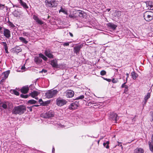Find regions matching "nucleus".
Wrapping results in <instances>:
<instances>
[{
	"label": "nucleus",
	"mask_w": 153,
	"mask_h": 153,
	"mask_svg": "<svg viewBox=\"0 0 153 153\" xmlns=\"http://www.w3.org/2000/svg\"><path fill=\"white\" fill-rule=\"evenodd\" d=\"M26 111V108L25 105H20L14 107L12 111L13 114L21 115L24 113Z\"/></svg>",
	"instance_id": "1"
},
{
	"label": "nucleus",
	"mask_w": 153,
	"mask_h": 153,
	"mask_svg": "<svg viewBox=\"0 0 153 153\" xmlns=\"http://www.w3.org/2000/svg\"><path fill=\"white\" fill-rule=\"evenodd\" d=\"M143 16L146 21H150L153 19V12L151 11H146L143 13Z\"/></svg>",
	"instance_id": "2"
},
{
	"label": "nucleus",
	"mask_w": 153,
	"mask_h": 153,
	"mask_svg": "<svg viewBox=\"0 0 153 153\" xmlns=\"http://www.w3.org/2000/svg\"><path fill=\"white\" fill-rule=\"evenodd\" d=\"M54 111L52 110H50L45 113H43L41 114L40 116L44 118H49L53 117L54 115Z\"/></svg>",
	"instance_id": "3"
},
{
	"label": "nucleus",
	"mask_w": 153,
	"mask_h": 153,
	"mask_svg": "<svg viewBox=\"0 0 153 153\" xmlns=\"http://www.w3.org/2000/svg\"><path fill=\"white\" fill-rule=\"evenodd\" d=\"M58 91L56 90H49L45 93V95L48 98H51L55 97Z\"/></svg>",
	"instance_id": "4"
},
{
	"label": "nucleus",
	"mask_w": 153,
	"mask_h": 153,
	"mask_svg": "<svg viewBox=\"0 0 153 153\" xmlns=\"http://www.w3.org/2000/svg\"><path fill=\"white\" fill-rule=\"evenodd\" d=\"M67 102L68 101L66 100L62 99L60 97L58 98L56 100V104L59 107L66 105Z\"/></svg>",
	"instance_id": "5"
},
{
	"label": "nucleus",
	"mask_w": 153,
	"mask_h": 153,
	"mask_svg": "<svg viewBox=\"0 0 153 153\" xmlns=\"http://www.w3.org/2000/svg\"><path fill=\"white\" fill-rule=\"evenodd\" d=\"M45 2L46 3V5L50 7H55L57 5L56 0H45Z\"/></svg>",
	"instance_id": "6"
},
{
	"label": "nucleus",
	"mask_w": 153,
	"mask_h": 153,
	"mask_svg": "<svg viewBox=\"0 0 153 153\" xmlns=\"http://www.w3.org/2000/svg\"><path fill=\"white\" fill-rule=\"evenodd\" d=\"M79 101H76L71 103L68 106V109L71 110H75L79 106Z\"/></svg>",
	"instance_id": "7"
},
{
	"label": "nucleus",
	"mask_w": 153,
	"mask_h": 153,
	"mask_svg": "<svg viewBox=\"0 0 153 153\" xmlns=\"http://www.w3.org/2000/svg\"><path fill=\"white\" fill-rule=\"evenodd\" d=\"M109 118L113 120H114L115 123H117V120L119 119V117L116 113L112 112L110 113Z\"/></svg>",
	"instance_id": "8"
},
{
	"label": "nucleus",
	"mask_w": 153,
	"mask_h": 153,
	"mask_svg": "<svg viewBox=\"0 0 153 153\" xmlns=\"http://www.w3.org/2000/svg\"><path fill=\"white\" fill-rule=\"evenodd\" d=\"M52 53L53 52L50 49H46L45 51V55L50 59L53 58V55L52 54Z\"/></svg>",
	"instance_id": "9"
},
{
	"label": "nucleus",
	"mask_w": 153,
	"mask_h": 153,
	"mask_svg": "<svg viewBox=\"0 0 153 153\" xmlns=\"http://www.w3.org/2000/svg\"><path fill=\"white\" fill-rule=\"evenodd\" d=\"M83 45L81 44L76 45L74 47V51L77 55L79 54L80 49L83 47Z\"/></svg>",
	"instance_id": "10"
},
{
	"label": "nucleus",
	"mask_w": 153,
	"mask_h": 153,
	"mask_svg": "<svg viewBox=\"0 0 153 153\" xmlns=\"http://www.w3.org/2000/svg\"><path fill=\"white\" fill-rule=\"evenodd\" d=\"M65 96L67 98H71L74 95V92L72 90H70L67 91L65 92Z\"/></svg>",
	"instance_id": "11"
},
{
	"label": "nucleus",
	"mask_w": 153,
	"mask_h": 153,
	"mask_svg": "<svg viewBox=\"0 0 153 153\" xmlns=\"http://www.w3.org/2000/svg\"><path fill=\"white\" fill-rule=\"evenodd\" d=\"M147 7L148 9L151 10H153V1H147L145 2Z\"/></svg>",
	"instance_id": "12"
},
{
	"label": "nucleus",
	"mask_w": 153,
	"mask_h": 153,
	"mask_svg": "<svg viewBox=\"0 0 153 153\" xmlns=\"http://www.w3.org/2000/svg\"><path fill=\"white\" fill-rule=\"evenodd\" d=\"M29 90L28 85L23 86L20 89L21 92L23 94H26L27 93Z\"/></svg>",
	"instance_id": "13"
},
{
	"label": "nucleus",
	"mask_w": 153,
	"mask_h": 153,
	"mask_svg": "<svg viewBox=\"0 0 153 153\" xmlns=\"http://www.w3.org/2000/svg\"><path fill=\"white\" fill-rule=\"evenodd\" d=\"M12 51L13 53H18L22 51V49L19 46H17L14 48L12 49Z\"/></svg>",
	"instance_id": "14"
},
{
	"label": "nucleus",
	"mask_w": 153,
	"mask_h": 153,
	"mask_svg": "<svg viewBox=\"0 0 153 153\" xmlns=\"http://www.w3.org/2000/svg\"><path fill=\"white\" fill-rule=\"evenodd\" d=\"M150 96L151 94L150 93H148L147 94L145 95L144 99V100L142 102L143 105H145L146 104L148 100L150 98Z\"/></svg>",
	"instance_id": "15"
},
{
	"label": "nucleus",
	"mask_w": 153,
	"mask_h": 153,
	"mask_svg": "<svg viewBox=\"0 0 153 153\" xmlns=\"http://www.w3.org/2000/svg\"><path fill=\"white\" fill-rule=\"evenodd\" d=\"M51 64L53 68H59V65L57 64V61L56 59L52 60L51 61Z\"/></svg>",
	"instance_id": "16"
},
{
	"label": "nucleus",
	"mask_w": 153,
	"mask_h": 153,
	"mask_svg": "<svg viewBox=\"0 0 153 153\" xmlns=\"http://www.w3.org/2000/svg\"><path fill=\"white\" fill-rule=\"evenodd\" d=\"M19 3L25 9H27L29 8V7L27 5L26 3L23 1L22 0H18ZM27 11V10H26Z\"/></svg>",
	"instance_id": "17"
},
{
	"label": "nucleus",
	"mask_w": 153,
	"mask_h": 153,
	"mask_svg": "<svg viewBox=\"0 0 153 153\" xmlns=\"http://www.w3.org/2000/svg\"><path fill=\"white\" fill-rule=\"evenodd\" d=\"M37 103L38 102L37 101L33 99L29 100L26 102V104L28 105Z\"/></svg>",
	"instance_id": "18"
},
{
	"label": "nucleus",
	"mask_w": 153,
	"mask_h": 153,
	"mask_svg": "<svg viewBox=\"0 0 153 153\" xmlns=\"http://www.w3.org/2000/svg\"><path fill=\"white\" fill-rule=\"evenodd\" d=\"M39 94V93L36 91H34L29 94V95L31 96L32 97L35 98Z\"/></svg>",
	"instance_id": "19"
},
{
	"label": "nucleus",
	"mask_w": 153,
	"mask_h": 153,
	"mask_svg": "<svg viewBox=\"0 0 153 153\" xmlns=\"http://www.w3.org/2000/svg\"><path fill=\"white\" fill-rule=\"evenodd\" d=\"M8 71H6L2 73L1 75V78H4L5 79L7 78L9 75V73Z\"/></svg>",
	"instance_id": "20"
},
{
	"label": "nucleus",
	"mask_w": 153,
	"mask_h": 153,
	"mask_svg": "<svg viewBox=\"0 0 153 153\" xmlns=\"http://www.w3.org/2000/svg\"><path fill=\"white\" fill-rule=\"evenodd\" d=\"M34 61L36 64H39L42 62V60L39 57H36L34 58Z\"/></svg>",
	"instance_id": "21"
},
{
	"label": "nucleus",
	"mask_w": 153,
	"mask_h": 153,
	"mask_svg": "<svg viewBox=\"0 0 153 153\" xmlns=\"http://www.w3.org/2000/svg\"><path fill=\"white\" fill-rule=\"evenodd\" d=\"M144 150L141 148H137L134 151V153H143Z\"/></svg>",
	"instance_id": "22"
},
{
	"label": "nucleus",
	"mask_w": 153,
	"mask_h": 153,
	"mask_svg": "<svg viewBox=\"0 0 153 153\" xmlns=\"http://www.w3.org/2000/svg\"><path fill=\"white\" fill-rule=\"evenodd\" d=\"M4 35L7 38L10 37V31L8 29H4Z\"/></svg>",
	"instance_id": "23"
},
{
	"label": "nucleus",
	"mask_w": 153,
	"mask_h": 153,
	"mask_svg": "<svg viewBox=\"0 0 153 153\" xmlns=\"http://www.w3.org/2000/svg\"><path fill=\"white\" fill-rule=\"evenodd\" d=\"M132 77L134 79H135L138 76V75L134 71H132L131 73Z\"/></svg>",
	"instance_id": "24"
},
{
	"label": "nucleus",
	"mask_w": 153,
	"mask_h": 153,
	"mask_svg": "<svg viewBox=\"0 0 153 153\" xmlns=\"http://www.w3.org/2000/svg\"><path fill=\"white\" fill-rule=\"evenodd\" d=\"M108 26L112 28L113 30H114L117 27V26L114 25L112 23H110L108 24Z\"/></svg>",
	"instance_id": "25"
},
{
	"label": "nucleus",
	"mask_w": 153,
	"mask_h": 153,
	"mask_svg": "<svg viewBox=\"0 0 153 153\" xmlns=\"http://www.w3.org/2000/svg\"><path fill=\"white\" fill-rule=\"evenodd\" d=\"M19 39L21 42L25 44H27L28 43V41H27L25 38H24L22 37H20Z\"/></svg>",
	"instance_id": "26"
},
{
	"label": "nucleus",
	"mask_w": 153,
	"mask_h": 153,
	"mask_svg": "<svg viewBox=\"0 0 153 153\" xmlns=\"http://www.w3.org/2000/svg\"><path fill=\"white\" fill-rule=\"evenodd\" d=\"M75 11L76 13H78V15L80 17H82L83 16L84 12L79 10H77Z\"/></svg>",
	"instance_id": "27"
},
{
	"label": "nucleus",
	"mask_w": 153,
	"mask_h": 153,
	"mask_svg": "<svg viewBox=\"0 0 153 153\" xmlns=\"http://www.w3.org/2000/svg\"><path fill=\"white\" fill-rule=\"evenodd\" d=\"M39 56L45 61H46L48 59L42 53L39 54Z\"/></svg>",
	"instance_id": "28"
},
{
	"label": "nucleus",
	"mask_w": 153,
	"mask_h": 153,
	"mask_svg": "<svg viewBox=\"0 0 153 153\" xmlns=\"http://www.w3.org/2000/svg\"><path fill=\"white\" fill-rule=\"evenodd\" d=\"M10 92L11 93H13V94L17 96H19V92L15 90H10Z\"/></svg>",
	"instance_id": "29"
},
{
	"label": "nucleus",
	"mask_w": 153,
	"mask_h": 153,
	"mask_svg": "<svg viewBox=\"0 0 153 153\" xmlns=\"http://www.w3.org/2000/svg\"><path fill=\"white\" fill-rule=\"evenodd\" d=\"M7 103L5 102L0 104L1 106L4 109H6L7 107Z\"/></svg>",
	"instance_id": "30"
},
{
	"label": "nucleus",
	"mask_w": 153,
	"mask_h": 153,
	"mask_svg": "<svg viewBox=\"0 0 153 153\" xmlns=\"http://www.w3.org/2000/svg\"><path fill=\"white\" fill-rule=\"evenodd\" d=\"M50 103V101H47L45 102H43V103L42 104L41 103V104L42 106H45L48 105Z\"/></svg>",
	"instance_id": "31"
},
{
	"label": "nucleus",
	"mask_w": 153,
	"mask_h": 153,
	"mask_svg": "<svg viewBox=\"0 0 153 153\" xmlns=\"http://www.w3.org/2000/svg\"><path fill=\"white\" fill-rule=\"evenodd\" d=\"M3 44L4 46V48L6 53H8V52L7 50V44L5 42H3Z\"/></svg>",
	"instance_id": "32"
},
{
	"label": "nucleus",
	"mask_w": 153,
	"mask_h": 153,
	"mask_svg": "<svg viewBox=\"0 0 153 153\" xmlns=\"http://www.w3.org/2000/svg\"><path fill=\"white\" fill-rule=\"evenodd\" d=\"M13 14L15 16L17 17L19 16V12L18 11L15 10L13 12Z\"/></svg>",
	"instance_id": "33"
},
{
	"label": "nucleus",
	"mask_w": 153,
	"mask_h": 153,
	"mask_svg": "<svg viewBox=\"0 0 153 153\" xmlns=\"http://www.w3.org/2000/svg\"><path fill=\"white\" fill-rule=\"evenodd\" d=\"M149 147L150 150L153 152V145L150 142H149Z\"/></svg>",
	"instance_id": "34"
},
{
	"label": "nucleus",
	"mask_w": 153,
	"mask_h": 153,
	"mask_svg": "<svg viewBox=\"0 0 153 153\" xmlns=\"http://www.w3.org/2000/svg\"><path fill=\"white\" fill-rule=\"evenodd\" d=\"M30 96V95H28L27 94H26L25 95H24L22 94L20 95V97L22 98H27Z\"/></svg>",
	"instance_id": "35"
},
{
	"label": "nucleus",
	"mask_w": 153,
	"mask_h": 153,
	"mask_svg": "<svg viewBox=\"0 0 153 153\" xmlns=\"http://www.w3.org/2000/svg\"><path fill=\"white\" fill-rule=\"evenodd\" d=\"M38 24L40 25H42L43 24L44 22L41 21V20H40L39 19H38L36 21Z\"/></svg>",
	"instance_id": "36"
},
{
	"label": "nucleus",
	"mask_w": 153,
	"mask_h": 153,
	"mask_svg": "<svg viewBox=\"0 0 153 153\" xmlns=\"http://www.w3.org/2000/svg\"><path fill=\"white\" fill-rule=\"evenodd\" d=\"M109 144V142L108 141H107L106 143H103V145L104 147H105V144H107L105 147L107 149H108L109 148V146H108Z\"/></svg>",
	"instance_id": "37"
},
{
	"label": "nucleus",
	"mask_w": 153,
	"mask_h": 153,
	"mask_svg": "<svg viewBox=\"0 0 153 153\" xmlns=\"http://www.w3.org/2000/svg\"><path fill=\"white\" fill-rule=\"evenodd\" d=\"M62 12L65 14H67V11L62 9V8H61V9L59 10V12Z\"/></svg>",
	"instance_id": "38"
},
{
	"label": "nucleus",
	"mask_w": 153,
	"mask_h": 153,
	"mask_svg": "<svg viewBox=\"0 0 153 153\" xmlns=\"http://www.w3.org/2000/svg\"><path fill=\"white\" fill-rule=\"evenodd\" d=\"M106 72L105 70H102L101 71L100 74L102 76H104L106 74Z\"/></svg>",
	"instance_id": "39"
},
{
	"label": "nucleus",
	"mask_w": 153,
	"mask_h": 153,
	"mask_svg": "<svg viewBox=\"0 0 153 153\" xmlns=\"http://www.w3.org/2000/svg\"><path fill=\"white\" fill-rule=\"evenodd\" d=\"M23 34L24 36L27 37H29L30 36V33L27 32H24L23 33Z\"/></svg>",
	"instance_id": "40"
},
{
	"label": "nucleus",
	"mask_w": 153,
	"mask_h": 153,
	"mask_svg": "<svg viewBox=\"0 0 153 153\" xmlns=\"http://www.w3.org/2000/svg\"><path fill=\"white\" fill-rule=\"evenodd\" d=\"M84 96L83 95H81L80 96L77 97L75 99L78 100L79 99H82L84 98Z\"/></svg>",
	"instance_id": "41"
},
{
	"label": "nucleus",
	"mask_w": 153,
	"mask_h": 153,
	"mask_svg": "<svg viewBox=\"0 0 153 153\" xmlns=\"http://www.w3.org/2000/svg\"><path fill=\"white\" fill-rule=\"evenodd\" d=\"M112 82L113 83H115L118 82V80L117 79L113 78L112 80Z\"/></svg>",
	"instance_id": "42"
},
{
	"label": "nucleus",
	"mask_w": 153,
	"mask_h": 153,
	"mask_svg": "<svg viewBox=\"0 0 153 153\" xmlns=\"http://www.w3.org/2000/svg\"><path fill=\"white\" fill-rule=\"evenodd\" d=\"M0 79H1V80L0 81V84H2L3 82L4 81L5 79L4 78H1V77L0 78Z\"/></svg>",
	"instance_id": "43"
},
{
	"label": "nucleus",
	"mask_w": 153,
	"mask_h": 153,
	"mask_svg": "<svg viewBox=\"0 0 153 153\" xmlns=\"http://www.w3.org/2000/svg\"><path fill=\"white\" fill-rule=\"evenodd\" d=\"M69 16L70 17V18H73V19H74V18H75V16H74V15L73 14H71V13H70L69 15Z\"/></svg>",
	"instance_id": "44"
},
{
	"label": "nucleus",
	"mask_w": 153,
	"mask_h": 153,
	"mask_svg": "<svg viewBox=\"0 0 153 153\" xmlns=\"http://www.w3.org/2000/svg\"><path fill=\"white\" fill-rule=\"evenodd\" d=\"M33 107V105L30 107H27V108L29 109L30 111H32V108Z\"/></svg>",
	"instance_id": "45"
},
{
	"label": "nucleus",
	"mask_w": 153,
	"mask_h": 153,
	"mask_svg": "<svg viewBox=\"0 0 153 153\" xmlns=\"http://www.w3.org/2000/svg\"><path fill=\"white\" fill-rule=\"evenodd\" d=\"M39 103L40 104V105H42L41 104V103H42H42H43V101H42V99H40L39 100Z\"/></svg>",
	"instance_id": "46"
},
{
	"label": "nucleus",
	"mask_w": 153,
	"mask_h": 153,
	"mask_svg": "<svg viewBox=\"0 0 153 153\" xmlns=\"http://www.w3.org/2000/svg\"><path fill=\"white\" fill-rule=\"evenodd\" d=\"M33 19H34L36 21L39 18L36 16L34 15L33 16Z\"/></svg>",
	"instance_id": "47"
},
{
	"label": "nucleus",
	"mask_w": 153,
	"mask_h": 153,
	"mask_svg": "<svg viewBox=\"0 0 153 153\" xmlns=\"http://www.w3.org/2000/svg\"><path fill=\"white\" fill-rule=\"evenodd\" d=\"M15 27V25H14L12 23L10 22V27L14 28Z\"/></svg>",
	"instance_id": "48"
},
{
	"label": "nucleus",
	"mask_w": 153,
	"mask_h": 153,
	"mask_svg": "<svg viewBox=\"0 0 153 153\" xmlns=\"http://www.w3.org/2000/svg\"><path fill=\"white\" fill-rule=\"evenodd\" d=\"M64 46H68L69 45V42H64L63 44Z\"/></svg>",
	"instance_id": "49"
},
{
	"label": "nucleus",
	"mask_w": 153,
	"mask_h": 153,
	"mask_svg": "<svg viewBox=\"0 0 153 153\" xmlns=\"http://www.w3.org/2000/svg\"><path fill=\"white\" fill-rule=\"evenodd\" d=\"M150 114L151 117L152 118V120L151 121H153V112L152 111L150 112Z\"/></svg>",
	"instance_id": "50"
},
{
	"label": "nucleus",
	"mask_w": 153,
	"mask_h": 153,
	"mask_svg": "<svg viewBox=\"0 0 153 153\" xmlns=\"http://www.w3.org/2000/svg\"><path fill=\"white\" fill-rule=\"evenodd\" d=\"M47 72V71L46 70L44 69H43L42 70V71H40L39 72L40 73H42V72H44L45 73Z\"/></svg>",
	"instance_id": "51"
},
{
	"label": "nucleus",
	"mask_w": 153,
	"mask_h": 153,
	"mask_svg": "<svg viewBox=\"0 0 153 153\" xmlns=\"http://www.w3.org/2000/svg\"><path fill=\"white\" fill-rule=\"evenodd\" d=\"M94 104V103L93 102V101H91V102H88V104L87 105L88 106H90L91 104Z\"/></svg>",
	"instance_id": "52"
},
{
	"label": "nucleus",
	"mask_w": 153,
	"mask_h": 153,
	"mask_svg": "<svg viewBox=\"0 0 153 153\" xmlns=\"http://www.w3.org/2000/svg\"><path fill=\"white\" fill-rule=\"evenodd\" d=\"M126 83V82H124L121 85V87L122 88H123L125 86V84Z\"/></svg>",
	"instance_id": "53"
},
{
	"label": "nucleus",
	"mask_w": 153,
	"mask_h": 153,
	"mask_svg": "<svg viewBox=\"0 0 153 153\" xmlns=\"http://www.w3.org/2000/svg\"><path fill=\"white\" fill-rule=\"evenodd\" d=\"M69 34L71 37H73V36H74L73 35L72 33H71L70 32H69Z\"/></svg>",
	"instance_id": "54"
},
{
	"label": "nucleus",
	"mask_w": 153,
	"mask_h": 153,
	"mask_svg": "<svg viewBox=\"0 0 153 153\" xmlns=\"http://www.w3.org/2000/svg\"><path fill=\"white\" fill-rule=\"evenodd\" d=\"M106 80L109 82H110L112 81L111 79H106Z\"/></svg>",
	"instance_id": "55"
},
{
	"label": "nucleus",
	"mask_w": 153,
	"mask_h": 153,
	"mask_svg": "<svg viewBox=\"0 0 153 153\" xmlns=\"http://www.w3.org/2000/svg\"><path fill=\"white\" fill-rule=\"evenodd\" d=\"M40 105H33V107H39L40 106Z\"/></svg>",
	"instance_id": "56"
},
{
	"label": "nucleus",
	"mask_w": 153,
	"mask_h": 153,
	"mask_svg": "<svg viewBox=\"0 0 153 153\" xmlns=\"http://www.w3.org/2000/svg\"><path fill=\"white\" fill-rule=\"evenodd\" d=\"M128 90V88H125L124 90V92L126 93V92H127Z\"/></svg>",
	"instance_id": "57"
},
{
	"label": "nucleus",
	"mask_w": 153,
	"mask_h": 153,
	"mask_svg": "<svg viewBox=\"0 0 153 153\" xmlns=\"http://www.w3.org/2000/svg\"><path fill=\"white\" fill-rule=\"evenodd\" d=\"M25 66H22L21 67V69L22 70H24L25 69Z\"/></svg>",
	"instance_id": "58"
},
{
	"label": "nucleus",
	"mask_w": 153,
	"mask_h": 153,
	"mask_svg": "<svg viewBox=\"0 0 153 153\" xmlns=\"http://www.w3.org/2000/svg\"><path fill=\"white\" fill-rule=\"evenodd\" d=\"M3 5L0 4V9H1L2 8H3Z\"/></svg>",
	"instance_id": "59"
},
{
	"label": "nucleus",
	"mask_w": 153,
	"mask_h": 153,
	"mask_svg": "<svg viewBox=\"0 0 153 153\" xmlns=\"http://www.w3.org/2000/svg\"><path fill=\"white\" fill-rule=\"evenodd\" d=\"M128 86L127 85H126L125 86V87H124V88H128Z\"/></svg>",
	"instance_id": "60"
},
{
	"label": "nucleus",
	"mask_w": 153,
	"mask_h": 153,
	"mask_svg": "<svg viewBox=\"0 0 153 153\" xmlns=\"http://www.w3.org/2000/svg\"><path fill=\"white\" fill-rule=\"evenodd\" d=\"M129 74L128 73H126V75L127 76V77H126L128 78V77H129Z\"/></svg>",
	"instance_id": "61"
},
{
	"label": "nucleus",
	"mask_w": 153,
	"mask_h": 153,
	"mask_svg": "<svg viewBox=\"0 0 153 153\" xmlns=\"http://www.w3.org/2000/svg\"><path fill=\"white\" fill-rule=\"evenodd\" d=\"M55 151V149L54 148H53L52 150V152H54Z\"/></svg>",
	"instance_id": "62"
},
{
	"label": "nucleus",
	"mask_w": 153,
	"mask_h": 153,
	"mask_svg": "<svg viewBox=\"0 0 153 153\" xmlns=\"http://www.w3.org/2000/svg\"><path fill=\"white\" fill-rule=\"evenodd\" d=\"M153 140V134L152 135L151 138V141Z\"/></svg>",
	"instance_id": "63"
},
{
	"label": "nucleus",
	"mask_w": 153,
	"mask_h": 153,
	"mask_svg": "<svg viewBox=\"0 0 153 153\" xmlns=\"http://www.w3.org/2000/svg\"><path fill=\"white\" fill-rule=\"evenodd\" d=\"M107 10L108 11V12H109L110 10V9H107Z\"/></svg>",
	"instance_id": "64"
}]
</instances>
